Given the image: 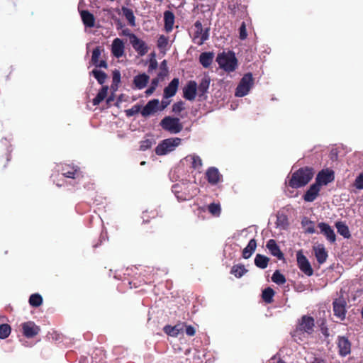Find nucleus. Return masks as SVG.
Instances as JSON below:
<instances>
[{"label": "nucleus", "mask_w": 363, "mask_h": 363, "mask_svg": "<svg viewBox=\"0 0 363 363\" xmlns=\"http://www.w3.org/2000/svg\"><path fill=\"white\" fill-rule=\"evenodd\" d=\"M314 173V169L312 167H304L299 168L292 174L291 179L289 180L288 185L293 189L303 187L312 179Z\"/></svg>", "instance_id": "nucleus-1"}, {"label": "nucleus", "mask_w": 363, "mask_h": 363, "mask_svg": "<svg viewBox=\"0 0 363 363\" xmlns=\"http://www.w3.org/2000/svg\"><path fill=\"white\" fill-rule=\"evenodd\" d=\"M315 320L313 317L304 315L298 321L295 330L291 333L294 340H302L304 334L311 335L314 331Z\"/></svg>", "instance_id": "nucleus-2"}, {"label": "nucleus", "mask_w": 363, "mask_h": 363, "mask_svg": "<svg viewBox=\"0 0 363 363\" xmlns=\"http://www.w3.org/2000/svg\"><path fill=\"white\" fill-rule=\"evenodd\" d=\"M216 62L221 69L228 72H233L238 66V60L235 53L231 51L219 53L216 57Z\"/></svg>", "instance_id": "nucleus-3"}, {"label": "nucleus", "mask_w": 363, "mask_h": 363, "mask_svg": "<svg viewBox=\"0 0 363 363\" xmlns=\"http://www.w3.org/2000/svg\"><path fill=\"white\" fill-rule=\"evenodd\" d=\"M160 126L163 130L170 133H179L183 129V125L179 118L166 116L160 121Z\"/></svg>", "instance_id": "nucleus-4"}, {"label": "nucleus", "mask_w": 363, "mask_h": 363, "mask_svg": "<svg viewBox=\"0 0 363 363\" xmlns=\"http://www.w3.org/2000/svg\"><path fill=\"white\" fill-rule=\"evenodd\" d=\"M253 84L254 79L252 73L248 72L245 74L236 88L235 96L238 97L246 96Z\"/></svg>", "instance_id": "nucleus-5"}, {"label": "nucleus", "mask_w": 363, "mask_h": 363, "mask_svg": "<svg viewBox=\"0 0 363 363\" xmlns=\"http://www.w3.org/2000/svg\"><path fill=\"white\" fill-rule=\"evenodd\" d=\"M181 143V139L179 138H168L162 140L155 148V153L157 155H164L169 152H172Z\"/></svg>", "instance_id": "nucleus-6"}, {"label": "nucleus", "mask_w": 363, "mask_h": 363, "mask_svg": "<svg viewBox=\"0 0 363 363\" xmlns=\"http://www.w3.org/2000/svg\"><path fill=\"white\" fill-rule=\"evenodd\" d=\"M195 31L194 33L193 41L199 45H201L209 38L210 28H207L203 29L202 23L200 21H196L194 23Z\"/></svg>", "instance_id": "nucleus-7"}, {"label": "nucleus", "mask_w": 363, "mask_h": 363, "mask_svg": "<svg viewBox=\"0 0 363 363\" xmlns=\"http://www.w3.org/2000/svg\"><path fill=\"white\" fill-rule=\"evenodd\" d=\"M346 306L347 302L342 296L335 298L333 302V310L334 315L340 321L345 320L346 318Z\"/></svg>", "instance_id": "nucleus-8"}, {"label": "nucleus", "mask_w": 363, "mask_h": 363, "mask_svg": "<svg viewBox=\"0 0 363 363\" xmlns=\"http://www.w3.org/2000/svg\"><path fill=\"white\" fill-rule=\"evenodd\" d=\"M296 259L297 264L300 270L306 276H312L313 274V269L307 257L303 254L301 250L297 252Z\"/></svg>", "instance_id": "nucleus-9"}, {"label": "nucleus", "mask_w": 363, "mask_h": 363, "mask_svg": "<svg viewBox=\"0 0 363 363\" xmlns=\"http://www.w3.org/2000/svg\"><path fill=\"white\" fill-rule=\"evenodd\" d=\"M22 333L27 338H33L40 332V328L33 321H27L21 325Z\"/></svg>", "instance_id": "nucleus-10"}, {"label": "nucleus", "mask_w": 363, "mask_h": 363, "mask_svg": "<svg viewBox=\"0 0 363 363\" xmlns=\"http://www.w3.org/2000/svg\"><path fill=\"white\" fill-rule=\"evenodd\" d=\"M246 9L247 7L241 4L240 0H230L228 2V10L233 16L245 13Z\"/></svg>", "instance_id": "nucleus-11"}, {"label": "nucleus", "mask_w": 363, "mask_h": 363, "mask_svg": "<svg viewBox=\"0 0 363 363\" xmlns=\"http://www.w3.org/2000/svg\"><path fill=\"white\" fill-rule=\"evenodd\" d=\"M335 179L334 172L330 169H323L318 172L315 178V182L321 185H327Z\"/></svg>", "instance_id": "nucleus-12"}, {"label": "nucleus", "mask_w": 363, "mask_h": 363, "mask_svg": "<svg viewBox=\"0 0 363 363\" xmlns=\"http://www.w3.org/2000/svg\"><path fill=\"white\" fill-rule=\"evenodd\" d=\"M320 229V233L323 234L327 240L330 243H335L336 241V235L332 227L324 222H320L318 224Z\"/></svg>", "instance_id": "nucleus-13"}, {"label": "nucleus", "mask_w": 363, "mask_h": 363, "mask_svg": "<svg viewBox=\"0 0 363 363\" xmlns=\"http://www.w3.org/2000/svg\"><path fill=\"white\" fill-rule=\"evenodd\" d=\"M130 43L139 55L143 56L148 52L149 48L146 43L135 35H131Z\"/></svg>", "instance_id": "nucleus-14"}, {"label": "nucleus", "mask_w": 363, "mask_h": 363, "mask_svg": "<svg viewBox=\"0 0 363 363\" xmlns=\"http://www.w3.org/2000/svg\"><path fill=\"white\" fill-rule=\"evenodd\" d=\"M197 95V84L194 80L187 82L183 89V96L189 101H194Z\"/></svg>", "instance_id": "nucleus-15"}, {"label": "nucleus", "mask_w": 363, "mask_h": 363, "mask_svg": "<svg viewBox=\"0 0 363 363\" xmlns=\"http://www.w3.org/2000/svg\"><path fill=\"white\" fill-rule=\"evenodd\" d=\"M206 178L211 185H216L223 179V176L216 167H209L206 172Z\"/></svg>", "instance_id": "nucleus-16"}, {"label": "nucleus", "mask_w": 363, "mask_h": 363, "mask_svg": "<svg viewBox=\"0 0 363 363\" xmlns=\"http://www.w3.org/2000/svg\"><path fill=\"white\" fill-rule=\"evenodd\" d=\"M337 347L339 350V354L342 357H345L351 352V343L346 337L338 336Z\"/></svg>", "instance_id": "nucleus-17"}, {"label": "nucleus", "mask_w": 363, "mask_h": 363, "mask_svg": "<svg viewBox=\"0 0 363 363\" xmlns=\"http://www.w3.org/2000/svg\"><path fill=\"white\" fill-rule=\"evenodd\" d=\"M160 101L158 99L149 101L141 111V114L144 117L149 116L159 110Z\"/></svg>", "instance_id": "nucleus-18"}, {"label": "nucleus", "mask_w": 363, "mask_h": 363, "mask_svg": "<svg viewBox=\"0 0 363 363\" xmlns=\"http://www.w3.org/2000/svg\"><path fill=\"white\" fill-rule=\"evenodd\" d=\"M320 191V186L319 184L315 182L309 189L306 191L305 194L303 195V199L306 202H312L313 201L319 194Z\"/></svg>", "instance_id": "nucleus-19"}, {"label": "nucleus", "mask_w": 363, "mask_h": 363, "mask_svg": "<svg viewBox=\"0 0 363 363\" xmlns=\"http://www.w3.org/2000/svg\"><path fill=\"white\" fill-rule=\"evenodd\" d=\"M101 55V49L100 46L96 47L92 51L91 63L96 67H107V63L105 60H99Z\"/></svg>", "instance_id": "nucleus-20"}, {"label": "nucleus", "mask_w": 363, "mask_h": 363, "mask_svg": "<svg viewBox=\"0 0 363 363\" xmlns=\"http://www.w3.org/2000/svg\"><path fill=\"white\" fill-rule=\"evenodd\" d=\"M61 172L64 177L72 179L77 178L80 174L79 169L77 167L70 164L62 165Z\"/></svg>", "instance_id": "nucleus-21"}, {"label": "nucleus", "mask_w": 363, "mask_h": 363, "mask_svg": "<svg viewBox=\"0 0 363 363\" xmlns=\"http://www.w3.org/2000/svg\"><path fill=\"white\" fill-rule=\"evenodd\" d=\"M266 247L273 256L277 257L280 260L284 259L283 252L281 251L279 245L274 240L270 239L268 240Z\"/></svg>", "instance_id": "nucleus-22"}, {"label": "nucleus", "mask_w": 363, "mask_h": 363, "mask_svg": "<svg viewBox=\"0 0 363 363\" xmlns=\"http://www.w3.org/2000/svg\"><path fill=\"white\" fill-rule=\"evenodd\" d=\"M179 80L178 78H174L170 83L164 89V96L165 98L174 96L178 89Z\"/></svg>", "instance_id": "nucleus-23"}, {"label": "nucleus", "mask_w": 363, "mask_h": 363, "mask_svg": "<svg viewBox=\"0 0 363 363\" xmlns=\"http://www.w3.org/2000/svg\"><path fill=\"white\" fill-rule=\"evenodd\" d=\"M313 251L319 264H323L325 262L328 255V252L323 244L318 245L317 247H313Z\"/></svg>", "instance_id": "nucleus-24"}, {"label": "nucleus", "mask_w": 363, "mask_h": 363, "mask_svg": "<svg viewBox=\"0 0 363 363\" xmlns=\"http://www.w3.org/2000/svg\"><path fill=\"white\" fill-rule=\"evenodd\" d=\"M174 14L172 11H166L164 13V30L169 33L172 30L174 23Z\"/></svg>", "instance_id": "nucleus-25"}, {"label": "nucleus", "mask_w": 363, "mask_h": 363, "mask_svg": "<svg viewBox=\"0 0 363 363\" xmlns=\"http://www.w3.org/2000/svg\"><path fill=\"white\" fill-rule=\"evenodd\" d=\"M150 79V77L145 73L140 74L134 77L133 84L138 89L145 88Z\"/></svg>", "instance_id": "nucleus-26"}, {"label": "nucleus", "mask_w": 363, "mask_h": 363, "mask_svg": "<svg viewBox=\"0 0 363 363\" xmlns=\"http://www.w3.org/2000/svg\"><path fill=\"white\" fill-rule=\"evenodd\" d=\"M83 23L86 27L92 28L95 24V18L89 11L83 10L80 12Z\"/></svg>", "instance_id": "nucleus-27"}, {"label": "nucleus", "mask_w": 363, "mask_h": 363, "mask_svg": "<svg viewBox=\"0 0 363 363\" xmlns=\"http://www.w3.org/2000/svg\"><path fill=\"white\" fill-rule=\"evenodd\" d=\"M211 79L208 77H204L201 80L199 86H197V94L199 97H203L209 88Z\"/></svg>", "instance_id": "nucleus-28"}, {"label": "nucleus", "mask_w": 363, "mask_h": 363, "mask_svg": "<svg viewBox=\"0 0 363 363\" xmlns=\"http://www.w3.org/2000/svg\"><path fill=\"white\" fill-rule=\"evenodd\" d=\"M164 332L172 337H177L183 331V325L177 324L174 326L167 325L163 328Z\"/></svg>", "instance_id": "nucleus-29"}, {"label": "nucleus", "mask_w": 363, "mask_h": 363, "mask_svg": "<svg viewBox=\"0 0 363 363\" xmlns=\"http://www.w3.org/2000/svg\"><path fill=\"white\" fill-rule=\"evenodd\" d=\"M121 13L128 21V24L132 27L135 26V17L132 9L123 6Z\"/></svg>", "instance_id": "nucleus-30"}, {"label": "nucleus", "mask_w": 363, "mask_h": 363, "mask_svg": "<svg viewBox=\"0 0 363 363\" xmlns=\"http://www.w3.org/2000/svg\"><path fill=\"white\" fill-rule=\"evenodd\" d=\"M257 247V242L255 239H251L247 245L242 250V257L245 259L250 258Z\"/></svg>", "instance_id": "nucleus-31"}, {"label": "nucleus", "mask_w": 363, "mask_h": 363, "mask_svg": "<svg viewBox=\"0 0 363 363\" xmlns=\"http://www.w3.org/2000/svg\"><path fill=\"white\" fill-rule=\"evenodd\" d=\"M335 227L337 228V233L343 236L344 238L349 239L351 237V234L349 230L348 226L342 221H337L335 223Z\"/></svg>", "instance_id": "nucleus-32"}, {"label": "nucleus", "mask_w": 363, "mask_h": 363, "mask_svg": "<svg viewBox=\"0 0 363 363\" xmlns=\"http://www.w3.org/2000/svg\"><path fill=\"white\" fill-rule=\"evenodd\" d=\"M213 54L212 52H202L199 57V62L205 68H208L212 63Z\"/></svg>", "instance_id": "nucleus-33"}, {"label": "nucleus", "mask_w": 363, "mask_h": 363, "mask_svg": "<svg viewBox=\"0 0 363 363\" xmlns=\"http://www.w3.org/2000/svg\"><path fill=\"white\" fill-rule=\"evenodd\" d=\"M108 86H103L96 97L93 99L92 103L94 106L99 105L102 101L105 99L108 94Z\"/></svg>", "instance_id": "nucleus-34"}, {"label": "nucleus", "mask_w": 363, "mask_h": 363, "mask_svg": "<svg viewBox=\"0 0 363 363\" xmlns=\"http://www.w3.org/2000/svg\"><path fill=\"white\" fill-rule=\"evenodd\" d=\"M269 258L261 254H257L255 258V264L260 268L265 269L268 266Z\"/></svg>", "instance_id": "nucleus-35"}, {"label": "nucleus", "mask_w": 363, "mask_h": 363, "mask_svg": "<svg viewBox=\"0 0 363 363\" xmlns=\"http://www.w3.org/2000/svg\"><path fill=\"white\" fill-rule=\"evenodd\" d=\"M302 228H304L305 233L313 234L315 232L314 222L307 217H303L301 220Z\"/></svg>", "instance_id": "nucleus-36"}, {"label": "nucleus", "mask_w": 363, "mask_h": 363, "mask_svg": "<svg viewBox=\"0 0 363 363\" xmlns=\"http://www.w3.org/2000/svg\"><path fill=\"white\" fill-rule=\"evenodd\" d=\"M247 272L248 270L243 264H239L233 266L230 274H233L236 278H240Z\"/></svg>", "instance_id": "nucleus-37"}, {"label": "nucleus", "mask_w": 363, "mask_h": 363, "mask_svg": "<svg viewBox=\"0 0 363 363\" xmlns=\"http://www.w3.org/2000/svg\"><path fill=\"white\" fill-rule=\"evenodd\" d=\"M275 291L271 287H267L262 291V298L267 303H272L274 301Z\"/></svg>", "instance_id": "nucleus-38"}, {"label": "nucleus", "mask_w": 363, "mask_h": 363, "mask_svg": "<svg viewBox=\"0 0 363 363\" xmlns=\"http://www.w3.org/2000/svg\"><path fill=\"white\" fill-rule=\"evenodd\" d=\"M124 43L120 38H115V57L119 58L124 55Z\"/></svg>", "instance_id": "nucleus-39"}, {"label": "nucleus", "mask_w": 363, "mask_h": 363, "mask_svg": "<svg viewBox=\"0 0 363 363\" xmlns=\"http://www.w3.org/2000/svg\"><path fill=\"white\" fill-rule=\"evenodd\" d=\"M90 74L95 77L100 84H104L107 78V75L105 72L97 69H93Z\"/></svg>", "instance_id": "nucleus-40"}, {"label": "nucleus", "mask_w": 363, "mask_h": 363, "mask_svg": "<svg viewBox=\"0 0 363 363\" xmlns=\"http://www.w3.org/2000/svg\"><path fill=\"white\" fill-rule=\"evenodd\" d=\"M273 282L279 285L284 284L286 281L285 277L279 271L276 270L272 277Z\"/></svg>", "instance_id": "nucleus-41"}, {"label": "nucleus", "mask_w": 363, "mask_h": 363, "mask_svg": "<svg viewBox=\"0 0 363 363\" xmlns=\"http://www.w3.org/2000/svg\"><path fill=\"white\" fill-rule=\"evenodd\" d=\"M43 303V298L38 294H33L29 298V303L33 307H38Z\"/></svg>", "instance_id": "nucleus-42"}, {"label": "nucleus", "mask_w": 363, "mask_h": 363, "mask_svg": "<svg viewBox=\"0 0 363 363\" xmlns=\"http://www.w3.org/2000/svg\"><path fill=\"white\" fill-rule=\"evenodd\" d=\"M11 328L9 324L4 323L0 325V338L5 339L8 337L11 333Z\"/></svg>", "instance_id": "nucleus-43"}, {"label": "nucleus", "mask_w": 363, "mask_h": 363, "mask_svg": "<svg viewBox=\"0 0 363 363\" xmlns=\"http://www.w3.org/2000/svg\"><path fill=\"white\" fill-rule=\"evenodd\" d=\"M208 211L214 216H219L221 212L219 203H211L208 206Z\"/></svg>", "instance_id": "nucleus-44"}, {"label": "nucleus", "mask_w": 363, "mask_h": 363, "mask_svg": "<svg viewBox=\"0 0 363 363\" xmlns=\"http://www.w3.org/2000/svg\"><path fill=\"white\" fill-rule=\"evenodd\" d=\"M168 73H169V70H168V67H167V60H164L160 64V71L157 75H158L159 78L162 79L164 77L167 76Z\"/></svg>", "instance_id": "nucleus-45"}, {"label": "nucleus", "mask_w": 363, "mask_h": 363, "mask_svg": "<svg viewBox=\"0 0 363 363\" xmlns=\"http://www.w3.org/2000/svg\"><path fill=\"white\" fill-rule=\"evenodd\" d=\"M168 45V38L161 35L157 40V46L160 50H165Z\"/></svg>", "instance_id": "nucleus-46"}, {"label": "nucleus", "mask_w": 363, "mask_h": 363, "mask_svg": "<svg viewBox=\"0 0 363 363\" xmlns=\"http://www.w3.org/2000/svg\"><path fill=\"white\" fill-rule=\"evenodd\" d=\"M191 160V167L194 169H199L202 166V160L198 155L189 156Z\"/></svg>", "instance_id": "nucleus-47"}, {"label": "nucleus", "mask_w": 363, "mask_h": 363, "mask_svg": "<svg viewBox=\"0 0 363 363\" xmlns=\"http://www.w3.org/2000/svg\"><path fill=\"white\" fill-rule=\"evenodd\" d=\"M140 105H134L131 108L125 110L126 116L130 117L136 115L140 112Z\"/></svg>", "instance_id": "nucleus-48"}, {"label": "nucleus", "mask_w": 363, "mask_h": 363, "mask_svg": "<svg viewBox=\"0 0 363 363\" xmlns=\"http://www.w3.org/2000/svg\"><path fill=\"white\" fill-rule=\"evenodd\" d=\"M354 186L359 190L363 189V172L356 177L354 182Z\"/></svg>", "instance_id": "nucleus-49"}, {"label": "nucleus", "mask_w": 363, "mask_h": 363, "mask_svg": "<svg viewBox=\"0 0 363 363\" xmlns=\"http://www.w3.org/2000/svg\"><path fill=\"white\" fill-rule=\"evenodd\" d=\"M239 37L241 40H245L247 37V33L246 30V25L245 22H242L239 28Z\"/></svg>", "instance_id": "nucleus-50"}, {"label": "nucleus", "mask_w": 363, "mask_h": 363, "mask_svg": "<svg viewBox=\"0 0 363 363\" xmlns=\"http://www.w3.org/2000/svg\"><path fill=\"white\" fill-rule=\"evenodd\" d=\"M184 109V102L182 101L174 104L172 106V111L176 113H180Z\"/></svg>", "instance_id": "nucleus-51"}, {"label": "nucleus", "mask_w": 363, "mask_h": 363, "mask_svg": "<svg viewBox=\"0 0 363 363\" xmlns=\"http://www.w3.org/2000/svg\"><path fill=\"white\" fill-rule=\"evenodd\" d=\"M184 326H185V333H186V334L188 336L192 337V336L195 335V334H196V329H195V328L194 326L190 325H187L186 324H184L183 325V327Z\"/></svg>", "instance_id": "nucleus-52"}, {"label": "nucleus", "mask_w": 363, "mask_h": 363, "mask_svg": "<svg viewBox=\"0 0 363 363\" xmlns=\"http://www.w3.org/2000/svg\"><path fill=\"white\" fill-rule=\"evenodd\" d=\"M157 66H158V64H157V60L155 58L151 59L150 61L149 66H148V72H150L152 70L156 69L157 68Z\"/></svg>", "instance_id": "nucleus-53"}, {"label": "nucleus", "mask_w": 363, "mask_h": 363, "mask_svg": "<svg viewBox=\"0 0 363 363\" xmlns=\"http://www.w3.org/2000/svg\"><path fill=\"white\" fill-rule=\"evenodd\" d=\"M151 142L148 140H146L145 141L142 142V144L140 145V150H146L148 148L151 147Z\"/></svg>", "instance_id": "nucleus-54"}, {"label": "nucleus", "mask_w": 363, "mask_h": 363, "mask_svg": "<svg viewBox=\"0 0 363 363\" xmlns=\"http://www.w3.org/2000/svg\"><path fill=\"white\" fill-rule=\"evenodd\" d=\"M122 35L128 36L130 40H131V35H135L134 33H130V30L128 28L123 29L121 33Z\"/></svg>", "instance_id": "nucleus-55"}, {"label": "nucleus", "mask_w": 363, "mask_h": 363, "mask_svg": "<svg viewBox=\"0 0 363 363\" xmlns=\"http://www.w3.org/2000/svg\"><path fill=\"white\" fill-rule=\"evenodd\" d=\"M161 79L160 78H159V77L157 76V78H154L152 79V82H151V84L150 86H153V88L155 89H156L157 86H158V84H159V80Z\"/></svg>", "instance_id": "nucleus-56"}, {"label": "nucleus", "mask_w": 363, "mask_h": 363, "mask_svg": "<svg viewBox=\"0 0 363 363\" xmlns=\"http://www.w3.org/2000/svg\"><path fill=\"white\" fill-rule=\"evenodd\" d=\"M121 80V73L118 70L115 69V83L119 82Z\"/></svg>", "instance_id": "nucleus-57"}, {"label": "nucleus", "mask_w": 363, "mask_h": 363, "mask_svg": "<svg viewBox=\"0 0 363 363\" xmlns=\"http://www.w3.org/2000/svg\"><path fill=\"white\" fill-rule=\"evenodd\" d=\"M177 197L180 201H186V200H189L192 196H183V195H181V196L177 195Z\"/></svg>", "instance_id": "nucleus-58"}, {"label": "nucleus", "mask_w": 363, "mask_h": 363, "mask_svg": "<svg viewBox=\"0 0 363 363\" xmlns=\"http://www.w3.org/2000/svg\"><path fill=\"white\" fill-rule=\"evenodd\" d=\"M155 89L153 88V86H150V87L145 91V94L147 96L151 95Z\"/></svg>", "instance_id": "nucleus-59"}, {"label": "nucleus", "mask_w": 363, "mask_h": 363, "mask_svg": "<svg viewBox=\"0 0 363 363\" xmlns=\"http://www.w3.org/2000/svg\"><path fill=\"white\" fill-rule=\"evenodd\" d=\"M321 332L325 337L329 336L328 329L326 327H325V328L322 327Z\"/></svg>", "instance_id": "nucleus-60"}, {"label": "nucleus", "mask_w": 363, "mask_h": 363, "mask_svg": "<svg viewBox=\"0 0 363 363\" xmlns=\"http://www.w3.org/2000/svg\"><path fill=\"white\" fill-rule=\"evenodd\" d=\"M112 101H113V93L111 92L106 100V103L109 104Z\"/></svg>", "instance_id": "nucleus-61"}, {"label": "nucleus", "mask_w": 363, "mask_h": 363, "mask_svg": "<svg viewBox=\"0 0 363 363\" xmlns=\"http://www.w3.org/2000/svg\"><path fill=\"white\" fill-rule=\"evenodd\" d=\"M168 105V103L162 101L161 107H159V110L162 111L164 110Z\"/></svg>", "instance_id": "nucleus-62"}, {"label": "nucleus", "mask_w": 363, "mask_h": 363, "mask_svg": "<svg viewBox=\"0 0 363 363\" xmlns=\"http://www.w3.org/2000/svg\"><path fill=\"white\" fill-rule=\"evenodd\" d=\"M312 363H325L324 360L320 359H315Z\"/></svg>", "instance_id": "nucleus-63"}, {"label": "nucleus", "mask_w": 363, "mask_h": 363, "mask_svg": "<svg viewBox=\"0 0 363 363\" xmlns=\"http://www.w3.org/2000/svg\"><path fill=\"white\" fill-rule=\"evenodd\" d=\"M122 27H123L122 23L118 21L117 23V29H121V28H122Z\"/></svg>", "instance_id": "nucleus-64"}]
</instances>
